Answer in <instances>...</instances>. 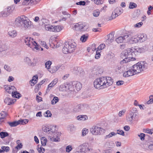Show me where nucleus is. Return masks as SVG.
Here are the masks:
<instances>
[{"mask_svg":"<svg viewBox=\"0 0 153 153\" xmlns=\"http://www.w3.org/2000/svg\"><path fill=\"white\" fill-rule=\"evenodd\" d=\"M144 51L143 48L136 46L125 50L121 54V57L123 59L121 61L120 63H126L131 61L134 60L135 58L134 56Z\"/></svg>","mask_w":153,"mask_h":153,"instance_id":"obj_1","label":"nucleus"},{"mask_svg":"<svg viewBox=\"0 0 153 153\" xmlns=\"http://www.w3.org/2000/svg\"><path fill=\"white\" fill-rule=\"evenodd\" d=\"M148 65L145 62H139L133 66V70L135 74L140 73L147 69Z\"/></svg>","mask_w":153,"mask_h":153,"instance_id":"obj_2","label":"nucleus"},{"mask_svg":"<svg viewBox=\"0 0 153 153\" xmlns=\"http://www.w3.org/2000/svg\"><path fill=\"white\" fill-rule=\"evenodd\" d=\"M76 44L75 42H66L62 49V51L64 53L67 54L72 53L75 49Z\"/></svg>","mask_w":153,"mask_h":153,"instance_id":"obj_3","label":"nucleus"},{"mask_svg":"<svg viewBox=\"0 0 153 153\" xmlns=\"http://www.w3.org/2000/svg\"><path fill=\"white\" fill-rule=\"evenodd\" d=\"M76 44L75 42H66L62 49V51L64 53L67 54L72 53L75 49Z\"/></svg>","mask_w":153,"mask_h":153,"instance_id":"obj_4","label":"nucleus"},{"mask_svg":"<svg viewBox=\"0 0 153 153\" xmlns=\"http://www.w3.org/2000/svg\"><path fill=\"white\" fill-rule=\"evenodd\" d=\"M90 131L92 134L95 135H98L104 133L105 130L102 128L94 126L90 128Z\"/></svg>","mask_w":153,"mask_h":153,"instance_id":"obj_5","label":"nucleus"},{"mask_svg":"<svg viewBox=\"0 0 153 153\" xmlns=\"http://www.w3.org/2000/svg\"><path fill=\"white\" fill-rule=\"evenodd\" d=\"M33 39L27 37L25 39V44L31 48H34L36 50H39V45L34 41L33 42Z\"/></svg>","mask_w":153,"mask_h":153,"instance_id":"obj_6","label":"nucleus"},{"mask_svg":"<svg viewBox=\"0 0 153 153\" xmlns=\"http://www.w3.org/2000/svg\"><path fill=\"white\" fill-rule=\"evenodd\" d=\"M74 28L76 30L85 31L88 29V26L85 23L79 22L74 25Z\"/></svg>","mask_w":153,"mask_h":153,"instance_id":"obj_7","label":"nucleus"},{"mask_svg":"<svg viewBox=\"0 0 153 153\" xmlns=\"http://www.w3.org/2000/svg\"><path fill=\"white\" fill-rule=\"evenodd\" d=\"M22 24L25 28H30L32 24V22L30 21L28 18L25 16L23 15Z\"/></svg>","mask_w":153,"mask_h":153,"instance_id":"obj_8","label":"nucleus"},{"mask_svg":"<svg viewBox=\"0 0 153 153\" xmlns=\"http://www.w3.org/2000/svg\"><path fill=\"white\" fill-rule=\"evenodd\" d=\"M133 33L132 32L128 33V34L124 36H120L119 37L116 39V42L118 43H120L123 42H124L126 39L129 37V36H132Z\"/></svg>","mask_w":153,"mask_h":153,"instance_id":"obj_9","label":"nucleus"},{"mask_svg":"<svg viewBox=\"0 0 153 153\" xmlns=\"http://www.w3.org/2000/svg\"><path fill=\"white\" fill-rule=\"evenodd\" d=\"M22 17L23 16L20 17H18L16 19L14 24L16 27H19L21 26L22 24Z\"/></svg>","mask_w":153,"mask_h":153,"instance_id":"obj_10","label":"nucleus"},{"mask_svg":"<svg viewBox=\"0 0 153 153\" xmlns=\"http://www.w3.org/2000/svg\"><path fill=\"white\" fill-rule=\"evenodd\" d=\"M4 87L6 91L9 94L14 93V92L16 90V88L14 86H11L10 87L5 85Z\"/></svg>","mask_w":153,"mask_h":153,"instance_id":"obj_11","label":"nucleus"},{"mask_svg":"<svg viewBox=\"0 0 153 153\" xmlns=\"http://www.w3.org/2000/svg\"><path fill=\"white\" fill-rule=\"evenodd\" d=\"M135 115H133L131 114H128L126 117L127 121L130 124H132L133 123L134 120L135 119L136 117Z\"/></svg>","mask_w":153,"mask_h":153,"instance_id":"obj_12","label":"nucleus"},{"mask_svg":"<svg viewBox=\"0 0 153 153\" xmlns=\"http://www.w3.org/2000/svg\"><path fill=\"white\" fill-rule=\"evenodd\" d=\"M73 85L74 86V91H79L82 88V85L81 83L77 81L73 82Z\"/></svg>","mask_w":153,"mask_h":153,"instance_id":"obj_13","label":"nucleus"},{"mask_svg":"<svg viewBox=\"0 0 153 153\" xmlns=\"http://www.w3.org/2000/svg\"><path fill=\"white\" fill-rule=\"evenodd\" d=\"M134 74H135L133 70L129 69L127 71L125 70V71L123 74V76L124 77H126L132 76Z\"/></svg>","mask_w":153,"mask_h":153,"instance_id":"obj_14","label":"nucleus"},{"mask_svg":"<svg viewBox=\"0 0 153 153\" xmlns=\"http://www.w3.org/2000/svg\"><path fill=\"white\" fill-rule=\"evenodd\" d=\"M137 36L139 41L140 42H143L147 39V36L145 34L140 33Z\"/></svg>","mask_w":153,"mask_h":153,"instance_id":"obj_15","label":"nucleus"},{"mask_svg":"<svg viewBox=\"0 0 153 153\" xmlns=\"http://www.w3.org/2000/svg\"><path fill=\"white\" fill-rule=\"evenodd\" d=\"M84 147L85 146L83 145L79 146L76 148L77 151L75 153H86L87 151L86 150H84Z\"/></svg>","mask_w":153,"mask_h":153,"instance_id":"obj_16","label":"nucleus"},{"mask_svg":"<svg viewBox=\"0 0 153 153\" xmlns=\"http://www.w3.org/2000/svg\"><path fill=\"white\" fill-rule=\"evenodd\" d=\"M94 87L97 89H101L102 88V85L100 83L98 78L96 79L94 82Z\"/></svg>","mask_w":153,"mask_h":153,"instance_id":"obj_17","label":"nucleus"},{"mask_svg":"<svg viewBox=\"0 0 153 153\" xmlns=\"http://www.w3.org/2000/svg\"><path fill=\"white\" fill-rule=\"evenodd\" d=\"M99 79V81L101 85H102V88H105L107 87L106 83H105V81H106V79H105V77H101L98 78Z\"/></svg>","mask_w":153,"mask_h":153,"instance_id":"obj_18","label":"nucleus"},{"mask_svg":"<svg viewBox=\"0 0 153 153\" xmlns=\"http://www.w3.org/2000/svg\"><path fill=\"white\" fill-rule=\"evenodd\" d=\"M106 79V81H105V83L107 85V87L111 85L113 83V80L111 77H105Z\"/></svg>","mask_w":153,"mask_h":153,"instance_id":"obj_19","label":"nucleus"},{"mask_svg":"<svg viewBox=\"0 0 153 153\" xmlns=\"http://www.w3.org/2000/svg\"><path fill=\"white\" fill-rule=\"evenodd\" d=\"M16 101L15 99H12L8 97H6L4 100V102L5 103L8 105H10Z\"/></svg>","mask_w":153,"mask_h":153,"instance_id":"obj_20","label":"nucleus"},{"mask_svg":"<svg viewBox=\"0 0 153 153\" xmlns=\"http://www.w3.org/2000/svg\"><path fill=\"white\" fill-rule=\"evenodd\" d=\"M133 33L132 34V36H133V33ZM132 36H129V37H131L130 41H131V43H136L137 42H139L138 38V36H134V37H131Z\"/></svg>","mask_w":153,"mask_h":153,"instance_id":"obj_21","label":"nucleus"},{"mask_svg":"<svg viewBox=\"0 0 153 153\" xmlns=\"http://www.w3.org/2000/svg\"><path fill=\"white\" fill-rule=\"evenodd\" d=\"M8 34L11 37L14 38L17 35L16 31L14 30L9 31L8 33Z\"/></svg>","mask_w":153,"mask_h":153,"instance_id":"obj_22","label":"nucleus"},{"mask_svg":"<svg viewBox=\"0 0 153 153\" xmlns=\"http://www.w3.org/2000/svg\"><path fill=\"white\" fill-rule=\"evenodd\" d=\"M63 28V27L60 25L54 26L53 32H57L61 31Z\"/></svg>","mask_w":153,"mask_h":153,"instance_id":"obj_23","label":"nucleus"},{"mask_svg":"<svg viewBox=\"0 0 153 153\" xmlns=\"http://www.w3.org/2000/svg\"><path fill=\"white\" fill-rule=\"evenodd\" d=\"M25 62L29 66H34L35 64L33 62H31L30 59L28 57H26L24 59Z\"/></svg>","mask_w":153,"mask_h":153,"instance_id":"obj_24","label":"nucleus"},{"mask_svg":"<svg viewBox=\"0 0 153 153\" xmlns=\"http://www.w3.org/2000/svg\"><path fill=\"white\" fill-rule=\"evenodd\" d=\"M58 82V79L57 78L55 79L51 83L48 85V90H49V88L52 87L55 85Z\"/></svg>","mask_w":153,"mask_h":153,"instance_id":"obj_25","label":"nucleus"},{"mask_svg":"<svg viewBox=\"0 0 153 153\" xmlns=\"http://www.w3.org/2000/svg\"><path fill=\"white\" fill-rule=\"evenodd\" d=\"M7 123L11 127H14L19 125L18 121H14L13 122H8Z\"/></svg>","mask_w":153,"mask_h":153,"instance_id":"obj_26","label":"nucleus"},{"mask_svg":"<svg viewBox=\"0 0 153 153\" xmlns=\"http://www.w3.org/2000/svg\"><path fill=\"white\" fill-rule=\"evenodd\" d=\"M128 114H132L135 115L136 116L137 115V108L134 107H133L132 109L129 111Z\"/></svg>","mask_w":153,"mask_h":153,"instance_id":"obj_27","label":"nucleus"},{"mask_svg":"<svg viewBox=\"0 0 153 153\" xmlns=\"http://www.w3.org/2000/svg\"><path fill=\"white\" fill-rule=\"evenodd\" d=\"M10 15V14L5 9L0 13V16L2 17H6Z\"/></svg>","mask_w":153,"mask_h":153,"instance_id":"obj_28","label":"nucleus"},{"mask_svg":"<svg viewBox=\"0 0 153 153\" xmlns=\"http://www.w3.org/2000/svg\"><path fill=\"white\" fill-rule=\"evenodd\" d=\"M45 28L46 30L53 31L54 26L46 24L45 25Z\"/></svg>","mask_w":153,"mask_h":153,"instance_id":"obj_29","label":"nucleus"},{"mask_svg":"<svg viewBox=\"0 0 153 153\" xmlns=\"http://www.w3.org/2000/svg\"><path fill=\"white\" fill-rule=\"evenodd\" d=\"M77 118L78 120L84 121L88 119V117L86 115H79L77 117Z\"/></svg>","mask_w":153,"mask_h":153,"instance_id":"obj_30","label":"nucleus"},{"mask_svg":"<svg viewBox=\"0 0 153 153\" xmlns=\"http://www.w3.org/2000/svg\"><path fill=\"white\" fill-rule=\"evenodd\" d=\"M37 80H38V76H34L32 80L30 81L31 83V85L32 86L34 85L37 82Z\"/></svg>","mask_w":153,"mask_h":153,"instance_id":"obj_31","label":"nucleus"},{"mask_svg":"<svg viewBox=\"0 0 153 153\" xmlns=\"http://www.w3.org/2000/svg\"><path fill=\"white\" fill-rule=\"evenodd\" d=\"M66 87H67V90H68L70 91H74V86L73 85V82L72 84H67L66 85Z\"/></svg>","mask_w":153,"mask_h":153,"instance_id":"obj_32","label":"nucleus"},{"mask_svg":"<svg viewBox=\"0 0 153 153\" xmlns=\"http://www.w3.org/2000/svg\"><path fill=\"white\" fill-rule=\"evenodd\" d=\"M88 38V35L87 34H84L82 36L80 39L81 41L82 42H85Z\"/></svg>","mask_w":153,"mask_h":153,"instance_id":"obj_33","label":"nucleus"},{"mask_svg":"<svg viewBox=\"0 0 153 153\" xmlns=\"http://www.w3.org/2000/svg\"><path fill=\"white\" fill-rule=\"evenodd\" d=\"M12 96L13 97L17 98H19L21 97L20 94L16 91L14 92V93H12Z\"/></svg>","mask_w":153,"mask_h":153,"instance_id":"obj_34","label":"nucleus"},{"mask_svg":"<svg viewBox=\"0 0 153 153\" xmlns=\"http://www.w3.org/2000/svg\"><path fill=\"white\" fill-rule=\"evenodd\" d=\"M9 135V134L7 132L3 131L0 132V137L2 139L8 136Z\"/></svg>","mask_w":153,"mask_h":153,"instance_id":"obj_35","label":"nucleus"},{"mask_svg":"<svg viewBox=\"0 0 153 153\" xmlns=\"http://www.w3.org/2000/svg\"><path fill=\"white\" fill-rule=\"evenodd\" d=\"M20 140H17L16 141L17 144H18L15 149H16L17 150H18L21 149L23 146L22 143H20Z\"/></svg>","mask_w":153,"mask_h":153,"instance_id":"obj_36","label":"nucleus"},{"mask_svg":"<svg viewBox=\"0 0 153 153\" xmlns=\"http://www.w3.org/2000/svg\"><path fill=\"white\" fill-rule=\"evenodd\" d=\"M14 8L15 7L13 6H11L8 7L5 9L7 10V11L10 14L13 12V11L14 10Z\"/></svg>","mask_w":153,"mask_h":153,"instance_id":"obj_37","label":"nucleus"},{"mask_svg":"<svg viewBox=\"0 0 153 153\" xmlns=\"http://www.w3.org/2000/svg\"><path fill=\"white\" fill-rule=\"evenodd\" d=\"M19 124L25 125L28 122V120L27 119L20 120H18Z\"/></svg>","mask_w":153,"mask_h":153,"instance_id":"obj_38","label":"nucleus"},{"mask_svg":"<svg viewBox=\"0 0 153 153\" xmlns=\"http://www.w3.org/2000/svg\"><path fill=\"white\" fill-rule=\"evenodd\" d=\"M40 24L42 22V25H44L45 26V25L46 24H48L49 23V21L45 19H42L40 20Z\"/></svg>","mask_w":153,"mask_h":153,"instance_id":"obj_39","label":"nucleus"},{"mask_svg":"<svg viewBox=\"0 0 153 153\" xmlns=\"http://www.w3.org/2000/svg\"><path fill=\"white\" fill-rule=\"evenodd\" d=\"M50 128H49L48 126H45L43 127L42 129L43 131L45 132L48 134H50Z\"/></svg>","mask_w":153,"mask_h":153,"instance_id":"obj_40","label":"nucleus"},{"mask_svg":"<svg viewBox=\"0 0 153 153\" xmlns=\"http://www.w3.org/2000/svg\"><path fill=\"white\" fill-rule=\"evenodd\" d=\"M137 7V4L133 2H131L130 3L128 7L130 9H133Z\"/></svg>","mask_w":153,"mask_h":153,"instance_id":"obj_41","label":"nucleus"},{"mask_svg":"<svg viewBox=\"0 0 153 153\" xmlns=\"http://www.w3.org/2000/svg\"><path fill=\"white\" fill-rule=\"evenodd\" d=\"M59 98L55 96L53 97V99L52 100L51 104L52 105L55 104L59 101Z\"/></svg>","mask_w":153,"mask_h":153,"instance_id":"obj_42","label":"nucleus"},{"mask_svg":"<svg viewBox=\"0 0 153 153\" xmlns=\"http://www.w3.org/2000/svg\"><path fill=\"white\" fill-rule=\"evenodd\" d=\"M52 63V62L50 61H48L45 63V68L48 70L50 69L51 65Z\"/></svg>","mask_w":153,"mask_h":153,"instance_id":"obj_43","label":"nucleus"},{"mask_svg":"<svg viewBox=\"0 0 153 153\" xmlns=\"http://www.w3.org/2000/svg\"><path fill=\"white\" fill-rule=\"evenodd\" d=\"M83 108L82 105H78L75 108L74 111L76 112H78L81 111Z\"/></svg>","mask_w":153,"mask_h":153,"instance_id":"obj_44","label":"nucleus"},{"mask_svg":"<svg viewBox=\"0 0 153 153\" xmlns=\"http://www.w3.org/2000/svg\"><path fill=\"white\" fill-rule=\"evenodd\" d=\"M118 15H119L117 13L113 12L112 13L111 16L109 18V19L108 20V21L115 19L118 16Z\"/></svg>","mask_w":153,"mask_h":153,"instance_id":"obj_45","label":"nucleus"},{"mask_svg":"<svg viewBox=\"0 0 153 153\" xmlns=\"http://www.w3.org/2000/svg\"><path fill=\"white\" fill-rule=\"evenodd\" d=\"M144 132L146 133L152 134L153 133V129H150L149 128L144 129Z\"/></svg>","mask_w":153,"mask_h":153,"instance_id":"obj_46","label":"nucleus"},{"mask_svg":"<svg viewBox=\"0 0 153 153\" xmlns=\"http://www.w3.org/2000/svg\"><path fill=\"white\" fill-rule=\"evenodd\" d=\"M67 88L66 85H62L60 86L59 89L60 91H62L67 90Z\"/></svg>","mask_w":153,"mask_h":153,"instance_id":"obj_47","label":"nucleus"},{"mask_svg":"<svg viewBox=\"0 0 153 153\" xmlns=\"http://www.w3.org/2000/svg\"><path fill=\"white\" fill-rule=\"evenodd\" d=\"M100 13V12L99 10L97 9L93 11V14L94 16L95 17H97L99 16Z\"/></svg>","mask_w":153,"mask_h":153,"instance_id":"obj_48","label":"nucleus"},{"mask_svg":"<svg viewBox=\"0 0 153 153\" xmlns=\"http://www.w3.org/2000/svg\"><path fill=\"white\" fill-rule=\"evenodd\" d=\"M41 139V142L42 146H45L47 143V139L44 137H42Z\"/></svg>","mask_w":153,"mask_h":153,"instance_id":"obj_49","label":"nucleus"},{"mask_svg":"<svg viewBox=\"0 0 153 153\" xmlns=\"http://www.w3.org/2000/svg\"><path fill=\"white\" fill-rule=\"evenodd\" d=\"M7 49V47L5 45H0V52L2 51H5Z\"/></svg>","mask_w":153,"mask_h":153,"instance_id":"obj_50","label":"nucleus"},{"mask_svg":"<svg viewBox=\"0 0 153 153\" xmlns=\"http://www.w3.org/2000/svg\"><path fill=\"white\" fill-rule=\"evenodd\" d=\"M44 115L45 117H51L52 114L51 112V111L49 110L47 111L44 114Z\"/></svg>","mask_w":153,"mask_h":153,"instance_id":"obj_51","label":"nucleus"},{"mask_svg":"<svg viewBox=\"0 0 153 153\" xmlns=\"http://www.w3.org/2000/svg\"><path fill=\"white\" fill-rule=\"evenodd\" d=\"M50 140L51 141L54 142H58L60 141L59 138H56L53 136V137H50Z\"/></svg>","mask_w":153,"mask_h":153,"instance_id":"obj_52","label":"nucleus"},{"mask_svg":"<svg viewBox=\"0 0 153 153\" xmlns=\"http://www.w3.org/2000/svg\"><path fill=\"white\" fill-rule=\"evenodd\" d=\"M121 10L122 9H121V8H119L117 7L115 9L114 12V13H117V14L119 13L120 14V13H122Z\"/></svg>","mask_w":153,"mask_h":153,"instance_id":"obj_53","label":"nucleus"},{"mask_svg":"<svg viewBox=\"0 0 153 153\" xmlns=\"http://www.w3.org/2000/svg\"><path fill=\"white\" fill-rule=\"evenodd\" d=\"M153 102V95H151L149 97V100H148L147 102V103L148 104H152Z\"/></svg>","mask_w":153,"mask_h":153,"instance_id":"obj_54","label":"nucleus"},{"mask_svg":"<svg viewBox=\"0 0 153 153\" xmlns=\"http://www.w3.org/2000/svg\"><path fill=\"white\" fill-rule=\"evenodd\" d=\"M117 134L116 133H115L114 132H113L110 133L109 134L106 135L105 136V138H110L112 136L115 135Z\"/></svg>","mask_w":153,"mask_h":153,"instance_id":"obj_55","label":"nucleus"},{"mask_svg":"<svg viewBox=\"0 0 153 153\" xmlns=\"http://www.w3.org/2000/svg\"><path fill=\"white\" fill-rule=\"evenodd\" d=\"M1 149H2L4 152H8L9 151L10 148L8 146H2L1 147Z\"/></svg>","mask_w":153,"mask_h":153,"instance_id":"obj_56","label":"nucleus"},{"mask_svg":"<svg viewBox=\"0 0 153 153\" xmlns=\"http://www.w3.org/2000/svg\"><path fill=\"white\" fill-rule=\"evenodd\" d=\"M126 68V66H121L120 70L119 71V72L120 73H123L125 71V68Z\"/></svg>","mask_w":153,"mask_h":153,"instance_id":"obj_57","label":"nucleus"},{"mask_svg":"<svg viewBox=\"0 0 153 153\" xmlns=\"http://www.w3.org/2000/svg\"><path fill=\"white\" fill-rule=\"evenodd\" d=\"M72 149L71 146L68 145L66 148V151L67 152H69Z\"/></svg>","mask_w":153,"mask_h":153,"instance_id":"obj_58","label":"nucleus"},{"mask_svg":"<svg viewBox=\"0 0 153 153\" xmlns=\"http://www.w3.org/2000/svg\"><path fill=\"white\" fill-rule=\"evenodd\" d=\"M86 2L84 1H80L79 2H76V4L77 5L84 6L85 5Z\"/></svg>","mask_w":153,"mask_h":153,"instance_id":"obj_59","label":"nucleus"},{"mask_svg":"<svg viewBox=\"0 0 153 153\" xmlns=\"http://www.w3.org/2000/svg\"><path fill=\"white\" fill-rule=\"evenodd\" d=\"M61 133L60 132H57L56 131V133H55L53 135V136L56 138H58L61 135Z\"/></svg>","mask_w":153,"mask_h":153,"instance_id":"obj_60","label":"nucleus"},{"mask_svg":"<svg viewBox=\"0 0 153 153\" xmlns=\"http://www.w3.org/2000/svg\"><path fill=\"white\" fill-rule=\"evenodd\" d=\"M7 113L5 111H2L0 114V117H2L4 119Z\"/></svg>","mask_w":153,"mask_h":153,"instance_id":"obj_61","label":"nucleus"},{"mask_svg":"<svg viewBox=\"0 0 153 153\" xmlns=\"http://www.w3.org/2000/svg\"><path fill=\"white\" fill-rule=\"evenodd\" d=\"M145 136V134L143 133H141L140 134L138 135V136L140 137V140H144Z\"/></svg>","mask_w":153,"mask_h":153,"instance_id":"obj_62","label":"nucleus"},{"mask_svg":"<svg viewBox=\"0 0 153 153\" xmlns=\"http://www.w3.org/2000/svg\"><path fill=\"white\" fill-rule=\"evenodd\" d=\"M55 127L54 126H52L51 128H50V133L51 132L53 134H54L55 133H56V131L55 129Z\"/></svg>","mask_w":153,"mask_h":153,"instance_id":"obj_63","label":"nucleus"},{"mask_svg":"<svg viewBox=\"0 0 153 153\" xmlns=\"http://www.w3.org/2000/svg\"><path fill=\"white\" fill-rule=\"evenodd\" d=\"M82 135L83 136H85L88 133V130L86 128H84L82 130Z\"/></svg>","mask_w":153,"mask_h":153,"instance_id":"obj_64","label":"nucleus"}]
</instances>
